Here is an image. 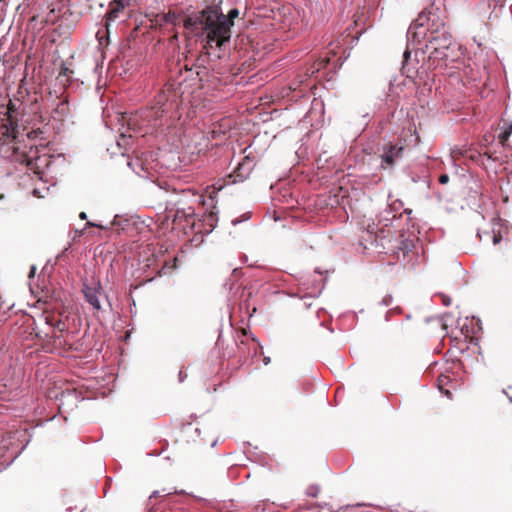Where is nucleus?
<instances>
[{
	"label": "nucleus",
	"mask_w": 512,
	"mask_h": 512,
	"mask_svg": "<svg viewBox=\"0 0 512 512\" xmlns=\"http://www.w3.org/2000/svg\"><path fill=\"white\" fill-rule=\"evenodd\" d=\"M186 27L192 31L201 30L200 36L205 41L204 48L221 58L220 52L229 43L232 31L231 23L225 20V14L216 8H207L194 19L189 18Z\"/></svg>",
	"instance_id": "nucleus-1"
},
{
	"label": "nucleus",
	"mask_w": 512,
	"mask_h": 512,
	"mask_svg": "<svg viewBox=\"0 0 512 512\" xmlns=\"http://www.w3.org/2000/svg\"><path fill=\"white\" fill-rule=\"evenodd\" d=\"M439 8L431 7L429 10L422 11L416 20L412 22L408 31L407 38L413 43H420L422 39L430 32L431 36L441 33L445 23L438 14Z\"/></svg>",
	"instance_id": "nucleus-2"
},
{
	"label": "nucleus",
	"mask_w": 512,
	"mask_h": 512,
	"mask_svg": "<svg viewBox=\"0 0 512 512\" xmlns=\"http://www.w3.org/2000/svg\"><path fill=\"white\" fill-rule=\"evenodd\" d=\"M427 47L431 49V57L434 59L454 61L459 56V53L456 51V45L446 30L437 35H432Z\"/></svg>",
	"instance_id": "nucleus-3"
},
{
	"label": "nucleus",
	"mask_w": 512,
	"mask_h": 512,
	"mask_svg": "<svg viewBox=\"0 0 512 512\" xmlns=\"http://www.w3.org/2000/svg\"><path fill=\"white\" fill-rule=\"evenodd\" d=\"M168 98L165 93L159 94L155 99V104L146 110H142L137 113V117L130 119V121L138 122L141 120L143 125H147L153 128L164 125L166 118Z\"/></svg>",
	"instance_id": "nucleus-4"
},
{
	"label": "nucleus",
	"mask_w": 512,
	"mask_h": 512,
	"mask_svg": "<svg viewBox=\"0 0 512 512\" xmlns=\"http://www.w3.org/2000/svg\"><path fill=\"white\" fill-rule=\"evenodd\" d=\"M405 147L399 144H390L384 148L381 155V167L389 168L394 166L403 157Z\"/></svg>",
	"instance_id": "nucleus-5"
},
{
	"label": "nucleus",
	"mask_w": 512,
	"mask_h": 512,
	"mask_svg": "<svg viewBox=\"0 0 512 512\" xmlns=\"http://www.w3.org/2000/svg\"><path fill=\"white\" fill-rule=\"evenodd\" d=\"M16 103L10 102L7 107L6 119L3 121H7L3 125L6 127V134L11 136L14 134L16 127L18 126V115L16 114Z\"/></svg>",
	"instance_id": "nucleus-6"
},
{
	"label": "nucleus",
	"mask_w": 512,
	"mask_h": 512,
	"mask_svg": "<svg viewBox=\"0 0 512 512\" xmlns=\"http://www.w3.org/2000/svg\"><path fill=\"white\" fill-rule=\"evenodd\" d=\"M101 290L102 288L100 285L98 287L85 286L83 289L86 301L96 310H99L101 308L99 300Z\"/></svg>",
	"instance_id": "nucleus-7"
},
{
	"label": "nucleus",
	"mask_w": 512,
	"mask_h": 512,
	"mask_svg": "<svg viewBox=\"0 0 512 512\" xmlns=\"http://www.w3.org/2000/svg\"><path fill=\"white\" fill-rule=\"evenodd\" d=\"M252 171L251 161L247 158L242 163L238 164V167L234 171L233 182L243 181L246 179Z\"/></svg>",
	"instance_id": "nucleus-8"
},
{
	"label": "nucleus",
	"mask_w": 512,
	"mask_h": 512,
	"mask_svg": "<svg viewBox=\"0 0 512 512\" xmlns=\"http://www.w3.org/2000/svg\"><path fill=\"white\" fill-rule=\"evenodd\" d=\"M477 235H478V237H479V239L481 241H484L485 239H491L492 243L494 245L500 243L501 240H502L501 233L500 232H495L494 230H492V231H484V232L478 230Z\"/></svg>",
	"instance_id": "nucleus-9"
},
{
	"label": "nucleus",
	"mask_w": 512,
	"mask_h": 512,
	"mask_svg": "<svg viewBox=\"0 0 512 512\" xmlns=\"http://www.w3.org/2000/svg\"><path fill=\"white\" fill-rule=\"evenodd\" d=\"M512 134V121L511 122H504L503 126L501 127V132L499 133V141L501 144H505L510 135Z\"/></svg>",
	"instance_id": "nucleus-10"
},
{
	"label": "nucleus",
	"mask_w": 512,
	"mask_h": 512,
	"mask_svg": "<svg viewBox=\"0 0 512 512\" xmlns=\"http://www.w3.org/2000/svg\"><path fill=\"white\" fill-rule=\"evenodd\" d=\"M397 218L396 213H392L390 210H385L380 214L379 222L383 223L384 226L390 225L394 219Z\"/></svg>",
	"instance_id": "nucleus-11"
},
{
	"label": "nucleus",
	"mask_w": 512,
	"mask_h": 512,
	"mask_svg": "<svg viewBox=\"0 0 512 512\" xmlns=\"http://www.w3.org/2000/svg\"><path fill=\"white\" fill-rule=\"evenodd\" d=\"M117 146L120 149H127L131 145V135H126L124 132H122L116 142Z\"/></svg>",
	"instance_id": "nucleus-12"
},
{
	"label": "nucleus",
	"mask_w": 512,
	"mask_h": 512,
	"mask_svg": "<svg viewBox=\"0 0 512 512\" xmlns=\"http://www.w3.org/2000/svg\"><path fill=\"white\" fill-rule=\"evenodd\" d=\"M239 16V10L237 8L231 9L227 15H225V20H229L231 23V28L234 25V19Z\"/></svg>",
	"instance_id": "nucleus-13"
},
{
	"label": "nucleus",
	"mask_w": 512,
	"mask_h": 512,
	"mask_svg": "<svg viewBox=\"0 0 512 512\" xmlns=\"http://www.w3.org/2000/svg\"><path fill=\"white\" fill-rule=\"evenodd\" d=\"M320 488L316 485H311L307 489V495L311 497H316L319 494Z\"/></svg>",
	"instance_id": "nucleus-14"
},
{
	"label": "nucleus",
	"mask_w": 512,
	"mask_h": 512,
	"mask_svg": "<svg viewBox=\"0 0 512 512\" xmlns=\"http://www.w3.org/2000/svg\"><path fill=\"white\" fill-rule=\"evenodd\" d=\"M131 0H119L118 5L116 9H113L111 14H115L120 8H124L125 6L129 5V2Z\"/></svg>",
	"instance_id": "nucleus-15"
},
{
	"label": "nucleus",
	"mask_w": 512,
	"mask_h": 512,
	"mask_svg": "<svg viewBox=\"0 0 512 512\" xmlns=\"http://www.w3.org/2000/svg\"><path fill=\"white\" fill-rule=\"evenodd\" d=\"M53 327L59 331H64L65 330V324L62 320H57L54 324H53Z\"/></svg>",
	"instance_id": "nucleus-16"
},
{
	"label": "nucleus",
	"mask_w": 512,
	"mask_h": 512,
	"mask_svg": "<svg viewBox=\"0 0 512 512\" xmlns=\"http://www.w3.org/2000/svg\"><path fill=\"white\" fill-rule=\"evenodd\" d=\"M249 218H250L249 214L246 213V214H244V218L243 219L235 218V219H233L231 221V224L235 226V225H237V224H239V223H241L243 221L248 220Z\"/></svg>",
	"instance_id": "nucleus-17"
},
{
	"label": "nucleus",
	"mask_w": 512,
	"mask_h": 512,
	"mask_svg": "<svg viewBox=\"0 0 512 512\" xmlns=\"http://www.w3.org/2000/svg\"><path fill=\"white\" fill-rule=\"evenodd\" d=\"M438 181L440 184H447L449 182V175L448 174H441L438 178Z\"/></svg>",
	"instance_id": "nucleus-18"
},
{
	"label": "nucleus",
	"mask_w": 512,
	"mask_h": 512,
	"mask_svg": "<svg viewBox=\"0 0 512 512\" xmlns=\"http://www.w3.org/2000/svg\"><path fill=\"white\" fill-rule=\"evenodd\" d=\"M392 296L391 295H386L383 300L381 301V304L384 305V306H389L391 303H392Z\"/></svg>",
	"instance_id": "nucleus-19"
},
{
	"label": "nucleus",
	"mask_w": 512,
	"mask_h": 512,
	"mask_svg": "<svg viewBox=\"0 0 512 512\" xmlns=\"http://www.w3.org/2000/svg\"><path fill=\"white\" fill-rule=\"evenodd\" d=\"M86 227H96V228H100V229H107V227H105L101 224H98V223L91 222V221H88L86 223Z\"/></svg>",
	"instance_id": "nucleus-20"
},
{
	"label": "nucleus",
	"mask_w": 512,
	"mask_h": 512,
	"mask_svg": "<svg viewBox=\"0 0 512 512\" xmlns=\"http://www.w3.org/2000/svg\"><path fill=\"white\" fill-rule=\"evenodd\" d=\"M186 378H187V374L184 373L182 370L179 371V374H178L179 382L182 383Z\"/></svg>",
	"instance_id": "nucleus-21"
},
{
	"label": "nucleus",
	"mask_w": 512,
	"mask_h": 512,
	"mask_svg": "<svg viewBox=\"0 0 512 512\" xmlns=\"http://www.w3.org/2000/svg\"><path fill=\"white\" fill-rule=\"evenodd\" d=\"M441 392L449 399L452 398V393L449 390H443L441 389Z\"/></svg>",
	"instance_id": "nucleus-22"
},
{
	"label": "nucleus",
	"mask_w": 512,
	"mask_h": 512,
	"mask_svg": "<svg viewBox=\"0 0 512 512\" xmlns=\"http://www.w3.org/2000/svg\"><path fill=\"white\" fill-rule=\"evenodd\" d=\"M35 272H36V267L32 266L30 269V272H29V278L34 277Z\"/></svg>",
	"instance_id": "nucleus-23"
},
{
	"label": "nucleus",
	"mask_w": 512,
	"mask_h": 512,
	"mask_svg": "<svg viewBox=\"0 0 512 512\" xmlns=\"http://www.w3.org/2000/svg\"><path fill=\"white\" fill-rule=\"evenodd\" d=\"M79 218H80V219H82V220L87 219V214H86V212H81V213L79 214Z\"/></svg>",
	"instance_id": "nucleus-24"
},
{
	"label": "nucleus",
	"mask_w": 512,
	"mask_h": 512,
	"mask_svg": "<svg viewBox=\"0 0 512 512\" xmlns=\"http://www.w3.org/2000/svg\"><path fill=\"white\" fill-rule=\"evenodd\" d=\"M68 71H69V69H68V68H66V67H65V68H62V70H61V72H60V76H61V75H67V72H68Z\"/></svg>",
	"instance_id": "nucleus-25"
},
{
	"label": "nucleus",
	"mask_w": 512,
	"mask_h": 512,
	"mask_svg": "<svg viewBox=\"0 0 512 512\" xmlns=\"http://www.w3.org/2000/svg\"><path fill=\"white\" fill-rule=\"evenodd\" d=\"M443 302H444V305L448 306L451 303V299L450 298H444Z\"/></svg>",
	"instance_id": "nucleus-26"
},
{
	"label": "nucleus",
	"mask_w": 512,
	"mask_h": 512,
	"mask_svg": "<svg viewBox=\"0 0 512 512\" xmlns=\"http://www.w3.org/2000/svg\"><path fill=\"white\" fill-rule=\"evenodd\" d=\"M396 205H398V206L400 207V206L402 205V203H401L400 201H395V202L393 203V205H392V206L394 207V209H395V210L397 209Z\"/></svg>",
	"instance_id": "nucleus-27"
},
{
	"label": "nucleus",
	"mask_w": 512,
	"mask_h": 512,
	"mask_svg": "<svg viewBox=\"0 0 512 512\" xmlns=\"http://www.w3.org/2000/svg\"><path fill=\"white\" fill-rule=\"evenodd\" d=\"M33 194H34L35 196L43 197L42 195H40V194H39V189H37V188H36V189H34Z\"/></svg>",
	"instance_id": "nucleus-28"
},
{
	"label": "nucleus",
	"mask_w": 512,
	"mask_h": 512,
	"mask_svg": "<svg viewBox=\"0 0 512 512\" xmlns=\"http://www.w3.org/2000/svg\"><path fill=\"white\" fill-rule=\"evenodd\" d=\"M263 361L265 365H268L270 363V357H265Z\"/></svg>",
	"instance_id": "nucleus-29"
},
{
	"label": "nucleus",
	"mask_w": 512,
	"mask_h": 512,
	"mask_svg": "<svg viewBox=\"0 0 512 512\" xmlns=\"http://www.w3.org/2000/svg\"><path fill=\"white\" fill-rule=\"evenodd\" d=\"M157 495H159V491H154L151 495H150V499L153 498V497H156Z\"/></svg>",
	"instance_id": "nucleus-30"
},
{
	"label": "nucleus",
	"mask_w": 512,
	"mask_h": 512,
	"mask_svg": "<svg viewBox=\"0 0 512 512\" xmlns=\"http://www.w3.org/2000/svg\"><path fill=\"white\" fill-rule=\"evenodd\" d=\"M409 56H410V52L405 51V52H404V58H405V60H407Z\"/></svg>",
	"instance_id": "nucleus-31"
},
{
	"label": "nucleus",
	"mask_w": 512,
	"mask_h": 512,
	"mask_svg": "<svg viewBox=\"0 0 512 512\" xmlns=\"http://www.w3.org/2000/svg\"><path fill=\"white\" fill-rule=\"evenodd\" d=\"M315 272L318 274H322V272L318 268L315 270Z\"/></svg>",
	"instance_id": "nucleus-32"
},
{
	"label": "nucleus",
	"mask_w": 512,
	"mask_h": 512,
	"mask_svg": "<svg viewBox=\"0 0 512 512\" xmlns=\"http://www.w3.org/2000/svg\"><path fill=\"white\" fill-rule=\"evenodd\" d=\"M363 117H364V118L369 117V113L364 114V115H363Z\"/></svg>",
	"instance_id": "nucleus-33"
},
{
	"label": "nucleus",
	"mask_w": 512,
	"mask_h": 512,
	"mask_svg": "<svg viewBox=\"0 0 512 512\" xmlns=\"http://www.w3.org/2000/svg\"><path fill=\"white\" fill-rule=\"evenodd\" d=\"M61 106H62V109H65V103H62Z\"/></svg>",
	"instance_id": "nucleus-34"
}]
</instances>
